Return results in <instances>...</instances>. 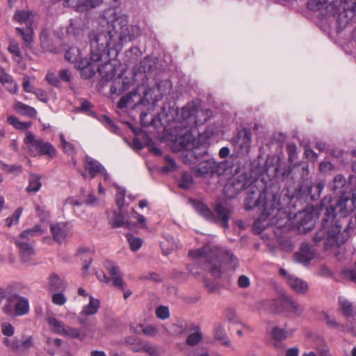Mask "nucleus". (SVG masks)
Wrapping results in <instances>:
<instances>
[{
    "label": "nucleus",
    "instance_id": "1",
    "mask_svg": "<svg viewBox=\"0 0 356 356\" xmlns=\"http://www.w3.org/2000/svg\"><path fill=\"white\" fill-rule=\"evenodd\" d=\"M356 210V196L342 193L341 197L330 207H326L322 219V227L316 232L313 240L315 243L325 240L324 249L330 250L339 247L349 238L347 232H341L346 217Z\"/></svg>",
    "mask_w": 356,
    "mask_h": 356
},
{
    "label": "nucleus",
    "instance_id": "2",
    "mask_svg": "<svg viewBox=\"0 0 356 356\" xmlns=\"http://www.w3.org/2000/svg\"><path fill=\"white\" fill-rule=\"evenodd\" d=\"M257 181L248 188L247 195L244 200V207L246 210H252L254 208L261 209V220L271 218L272 223H277L275 218L278 213H280V197L278 195V190L275 187L259 189L257 185Z\"/></svg>",
    "mask_w": 356,
    "mask_h": 356
},
{
    "label": "nucleus",
    "instance_id": "3",
    "mask_svg": "<svg viewBox=\"0 0 356 356\" xmlns=\"http://www.w3.org/2000/svg\"><path fill=\"white\" fill-rule=\"evenodd\" d=\"M89 39L92 60L102 61L104 58L106 60L111 50H120L112 24L105 19L104 14L100 22V26L90 34Z\"/></svg>",
    "mask_w": 356,
    "mask_h": 356
},
{
    "label": "nucleus",
    "instance_id": "4",
    "mask_svg": "<svg viewBox=\"0 0 356 356\" xmlns=\"http://www.w3.org/2000/svg\"><path fill=\"white\" fill-rule=\"evenodd\" d=\"M188 254L194 259L205 258V268L216 277L221 275V263H227L234 268L238 264L237 258L232 252L212 244H206L195 250H191Z\"/></svg>",
    "mask_w": 356,
    "mask_h": 356
},
{
    "label": "nucleus",
    "instance_id": "5",
    "mask_svg": "<svg viewBox=\"0 0 356 356\" xmlns=\"http://www.w3.org/2000/svg\"><path fill=\"white\" fill-rule=\"evenodd\" d=\"M104 17L112 24L114 33L118 37L120 50L124 42H131L140 35V29L137 25L129 24L128 16L118 13L114 8H108Z\"/></svg>",
    "mask_w": 356,
    "mask_h": 356
},
{
    "label": "nucleus",
    "instance_id": "6",
    "mask_svg": "<svg viewBox=\"0 0 356 356\" xmlns=\"http://www.w3.org/2000/svg\"><path fill=\"white\" fill-rule=\"evenodd\" d=\"M6 300L2 307L4 314L9 316H22L29 312V300L20 296L12 286L0 288V305Z\"/></svg>",
    "mask_w": 356,
    "mask_h": 356
},
{
    "label": "nucleus",
    "instance_id": "7",
    "mask_svg": "<svg viewBox=\"0 0 356 356\" xmlns=\"http://www.w3.org/2000/svg\"><path fill=\"white\" fill-rule=\"evenodd\" d=\"M212 115V111L207 108H200L195 102L188 103L182 108L181 118L185 129H192L204 124Z\"/></svg>",
    "mask_w": 356,
    "mask_h": 356
},
{
    "label": "nucleus",
    "instance_id": "8",
    "mask_svg": "<svg viewBox=\"0 0 356 356\" xmlns=\"http://www.w3.org/2000/svg\"><path fill=\"white\" fill-rule=\"evenodd\" d=\"M44 233L40 225L24 230L16 238V245L19 248V255L23 262H28L35 254L34 237L41 236Z\"/></svg>",
    "mask_w": 356,
    "mask_h": 356
},
{
    "label": "nucleus",
    "instance_id": "9",
    "mask_svg": "<svg viewBox=\"0 0 356 356\" xmlns=\"http://www.w3.org/2000/svg\"><path fill=\"white\" fill-rule=\"evenodd\" d=\"M194 207L196 211L207 221L213 223L220 222L224 228L227 229L229 227V220L232 211L223 204L219 202L215 205L214 211L217 216H216L213 212L202 202H195Z\"/></svg>",
    "mask_w": 356,
    "mask_h": 356
},
{
    "label": "nucleus",
    "instance_id": "10",
    "mask_svg": "<svg viewBox=\"0 0 356 356\" xmlns=\"http://www.w3.org/2000/svg\"><path fill=\"white\" fill-rule=\"evenodd\" d=\"M264 309L270 312L282 313L290 312L296 316H300L303 312V308L291 297L285 295L273 300H264L263 302Z\"/></svg>",
    "mask_w": 356,
    "mask_h": 356
},
{
    "label": "nucleus",
    "instance_id": "11",
    "mask_svg": "<svg viewBox=\"0 0 356 356\" xmlns=\"http://www.w3.org/2000/svg\"><path fill=\"white\" fill-rule=\"evenodd\" d=\"M154 90L152 88H147L145 85L138 86L134 90L122 97L118 102V108L122 109L127 106L128 104L134 103L135 106L138 105L147 106L150 100L153 102L158 99H153L152 97Z\"/></svg>",
    "mask_w": 356,
    "mask_h": 356
},
{
    "label": "nucleus",
    "instance_id": "12",
    "mask_svg": "<svg viewBox=\"0 0 356 356\" xmlns=\"http://www.w3.org/2000/svg\"><path fill=\"white\" fill-rule=\"evenodd\" d=\"M65 58L74 65V67L81 71L82 78L87 79L92 77L97 70L100 68L93 63L90 59L81 57V51L77 47H70L65 52Z\"/></svg>",
    "mask_w": 356,
    "mask_h": 356
},
{
    "label": "nucleus",
    "instance_id": "13",
    "mask_svg": "<svg viewBox=\"0 0 356 356\" xmlns=\"http://www.w3.org/2000/svg\"><path fill=\"white\" fill-rule=\"evenodd\" d=\"M24 143L28 146L32 156H46L53 159L56 156V149L51 143L42 138H35L31 131L26 133Z\"/></svg>",
    "mask_w": 356,
    "mask_h": 356
},
{
    "label": "nucleus",
    "instance_id": "14",
    "mask_svg": "<svg viewBox=\"0 0 356 356\" xmlns=\"http://www.w3.org/2000/svg\"><path fill=\"white\" fill-rule=\"evenodd\" d=\"M229 168L227 161L217 162L209 159L200 162L195 166V170L196 175L199 177H219L224 175Z\"/></svg>",
    "mask_w": 356,
    "mask_h": 356
},
{
    "label": "nucleus",
    "instance_id": "15",
    "mask_svg": "<svg viewBox=\"0 0 356 356\" xmlns=\"http://www.w3.org/2000/svg\"><path fill=\"white\" fill-rule=\"evenodd\" d=\"M104 266L109 273L110 277H107L104 271L99 270L96 272L97 279L100 282L107 284L111 282L112 285L114 287L123 291L124 289V282L119 266L115 263L109 260L104 262Z\"/></svg>",
    "mask_w": 356,
    "mask_h": 356
},
{
    "label": "nucleus",
    "instance_id": "16",
    "mask_svg": "<svg viewBox=\"0 0 356 356\" xmlns=\"http://www.w3.org/2000/svg\"><path fill=\"white\" fill-rule=\"evenodd\" d=\"M251 177H248L247 174H241L234 177L229 184L225 185L224 191L230 192L229 197H234L241 191L249 188L251 185L255 183Z\"/></svg>",
    "mask_w": 356,
    "mask_h": 356
},
{
    "label": "nucleus",
    "instance_id": "17",
    "mask_svg": "<svg viewBox=\"0 0 356 356\" xmlns=\"http://www.w3.org/2000/svg\"><path fill=\"white\" fill-rule=\"evenodd\" d=\"M252 142V131L250 129H243L238 131L232 139V145L243 153H248Z\"/></svg>",
    "mask_w": 356,
    "mask_h": 356
},
{
    "label": "nucleus",
    "instance_id": "18",
    "mask_svg": "<svg viewBox=\"0 0 356 356\" xmlns=\"http://www.w3.org/2000/svg\"><path fill=\"white\" fill-rule=\"evenodd\" d=\"M316 252L311 245L306 243L300 245L299 251L293 255L296 262L307 266L314 258Z\"/></svg>",
    "mask_w": 356,
    "mask_h": 356
},
{
    "label": "nucleus",
    "instance_id": "19",
    "mask_svg": "<svg viewBox=\"0 0 356 356\" xmlns=\"http://www.w3.org/2000/svg\"><path fill=\"white\" fill-rule=\"evenodd\" d=\"M134 83V80L133 77H117L113 81L110 88L111 92L120 95L129 90Z\"/></svg>",
    "mask_w": 356,
    "mask_h": 356
},
{
    "label": "nucleus",
    "instance_id": "20",
    "mask_svg": "<svg viewBox=\"0 0 356 356\" xmlns=\"http://www.w3.org/2000/svg\"><path fill=\"white\" fill-rule=\"evenodd\" d=\"M323 316L329 327L336 329L339 332H348L356 336L355 323L353 321L347 322L346 325H342L338 323L334 318L330 316L326 313H324Z\"/></svg>",
    "mask_w": 356,
    "mask_h": 356
},
{
    "label": "nucleus",
    "instance_id": "21",
    "mask_svg": "<svg viewBox=\"0 0 356 356\" xmlns=\"http://www.w3.org/2000/svg\"><path fill=\"white\" fill-rule=\"evenodd\" d=\"M32 346L33 340L31 337H29L23 341L18 339H14L11 343V350L20 356H24L29 353V350Z\"/></svg>",
    "mask_w": 356,
    "mask_h": 356
},
{
    "label": "nucleus",
    "instance_id": "22",
    "mask_svg": "<svg viewBox=\"0 0 356 356\" xmlns=\"http://www.w3.org/2000/svg\"><path fill=\"white\" fill-rule=\"evenodd\" d=\"M67 287L65 280L57 274L52 273L49 277V291L50 292H63Z\"/></svg>",
    "mask_w": 356,
    "mask_h": 356
},
{
    "label": "nucleus",
    "instance_id": "23",
    "mask_svg": "<svg viewBox=\"0 0 356 356\" xmlns=\"http://www.w3.org/2000/svg\"><path fill=\"white\" fill-rule=\"evenodd\" d=\"M91 63L97 65L100 69L97 70L96 72H99L103 77L106 79H111L115 74V69L114 65L111 61L106 60L104 64H100V61H95L90 59Z\"/></svg>",
    "mask_w": 356,
    "mask_h": 356
},
{
    "label": "nucleus",
    "instance_id": "24",
    "mask_svg": "<svg viewBox=\"0 0 356 356\" xmlns=\"http://www.w3.org/2000/svg\"><path fill=\"white\" fill-rule=\"evenodd\" d=\"M287 283L296 293H305L308 290L307 283L294 275H289L288 276Z\"/></svg>",
    "mask_w": 356,
    "mask_h": 356
},
{
    "label": "nucleus",
    "instance_id": "25",
    "mask_svg": "<svg viewBox=\"0 0 356 356\" xmlns=\"http://www.w3.org/2000/svg\"><path fill=\"white\" fill-rule=\"evenodd\" d=\"M50 230L54 241L59 243H63L67 237V227L63 223L53 224L50 226Z\"/></svg>",
    "mask_w": 356,
    "mask_h": 356
},
{
    "label": "nucleus",
    "instance_id": "26",
    "mask_svg": "<svg viewBox=\"0 0 356 356\" xmlns=\"http://www.w3.org/2000/svg\"><path fill=\"white\" fill-rule=\"evenodd\" d=\"M41 48L44 51L57 53V49L54 45L52 40L49 37V31L47 29L42 30L40 35Z\"/></svg>",
    "mask_w": 356,
    "mask_h": 356
},
{
    "label": "nucleus",
    "instance_id": "27",
    "mask_svg": "<svg viewBox=\"0 0 356 356\" xmlns=\"http://www.w3.org/2000/svg\"><path fill=\"white\" fill-rule=\"evenodd\" d=\"M100 307V301L99 299L90 296L88 305L83 307L80 315L88 316L95 315L97 313Z\"/></svg>",
    "mask_w": 356,
    "mask_h": 356
},
{
    "label": "nucleus",
    "instance_id": "28",
    "mask_svg": "<svg viewBox=\"0 0 356 356\" xmlns=\"http://www.w3.org/2000/svg\"><path fill=\"white\" fill-rule=\"evenodd\" d=\"M104 166L95 159H87L85 168L88 170L91 179L95 178L99 173L104 170Z\"/></svg>",
    "mask_w": 356,
    "mask_h": 356
},
{
    "label": "nucleus",
    "instance_id": "29",
    "mask_svg": "<svg viewBox=\"0 0 356 356\" xmlns=\"http://www.w3.org/2000/svg\"><path fill=\"white\" fill-rule=\"evenodd\" d=\"M340 309L346 318H354L356 316V307L351 302L344 298H339Z\"/></svg>",
    "mask_w": 356,
    "mask_h": 356
},
{
    "label": "nucleus",
    "instance_id": "30",
    "mask_svg": "<svg viewBox=\"0 0 356 356\" xmlns=\"http://www.w3.org/2000/svg\"><path fill=\"white\" fill-rule=\"evenodd\" d=\"M111 224L113 227H124L127 229H131V224L126 220H124L122 213L120 210L118 212L115 211L113 216L111 219Z\"/></svg>",
    "mask_w": 356,
    "mask_h": 356
},
{
    "label": "nucleus",
    "instance_id": "31",
    "mask_svg": "<svg viewBox=\"0 0 356 356\" xmlns=\"http://www.w3.org/2000/svg\"><path fill=\"white\" fill-rule=\"evenodd\" d=\"M14 108L21 115H26L31 118H35L37 111L27 104L17 101L14 104Z\"/></svg>",
    "mask_w": 356,
    "mask_h": 356
},
{
    "label": "nucleus",
    "instance_id": "32",
    "mask_svg": "<svg viewBox=\"0 0 356 356\" xmlns=\"http://www.w3.org/2000/svg\"><path fill=\"white\" fill-rule=\"evenodd\" d=\"M213 337L214 339L220 341L222 345L226 346H229L230 345L225 330L222 325L218 324L215 326Z\"/></svg>",
    "mask_w": 356,
    "mask_h": 356
},
{
    "label": "nucleus",
    "instance_id": "33",
    "mask_svg": "<svg viewBox=\"0 0 356 356\" xmlns=\"http://www.w3.org/2000/svg\"><path fill=\"white\" fill-rule=\"evenodd\" d=\"M16 31L22 36L25 46L30 47L33 40V31L31 27L19 28L17 27Z\"/></svg>",
    "mask_w": 356,
    "mask_h": 356
},
{
    "label": "nucleus",
    "instance_id": "34",
    "mask_svg": "<svg viewBox=\"0 0 356 356\" xmlns=\"http://www.w3.org/2000/svg\"><path fill=\"white\" fill-rule=\"evenodd\" d=\"M47 321L53 332L62 335L66 326L62 321H58L53 316H48Z\"/></svg>",
    "mask_w": 356,
    "mask_h": 356
},
{
    "label": "nucleus",
    "instance_id": "35",
    "mask_svg": "<svg viewBox=\"0 0 356 356\" xmlns=\"http://www.w3.org/2000/svg\"><path fill=\"white\" fill-rule=\"evenodd\" d=\"M125 342L129 346V348L136 353L141 352L142 348L145 343L140 338L133 336L126 338Z\"/></svg>",
    "mask_w": 356,
    "mask_h": 356
},
{
    "label": "nucleus",
    "instance_id": "36",
    "mask_svg": "<svg viewBox=\"0 0 356 356\" xmlns=\"http://www.w3.org/2000/svg\"><path fill=\"white\" fill-rule=\"evenodd\" d=\"M62 335L72 339H78L81 341L83 340L86 337L85 334L81 333L79 329L70 326H65Z\"/></svg>",
    "mask_w": 356,
    "mask_h": 356
},
{
    "label": "nucleus",
    "instance_id": "37",
    "mask_svg": "<svg viewBox=\"0 0 356 356\" xmlns=\"http://www.w3.org/2000/svg\"><path fill=\"white\" fill-rule=\"evenodd\" d=\"M7 122L8 124L13 125L15 129L23 131L26 130L31 126V122H21L17 117L13 115L8 117Z\"/></svg>",
    "mask_w": 356,
    "mask_h": 356
},
{
    "label": "nucleus",
    "instance_id": "38",
    "mask_svg": "<svg viewBox=\"0 0 356 356\" xmlns=\"http://www.w3.org/2000/svg\"><path fill=\"white\" fill-rule=\"evenodd\" d=\"M42 183L39 177L32 175L30 177L29 185L26 188V191L29 193H35L41 188Z\"/></svg>",
    "mask_w": 356,
    "mask_h": 356
},
{
    "label": "nucleus",
    "instance_id": "39",
    "mask_svg": "<svg viewBox=\"0 0 356 356\" xmlns=\"http://www.w3.org/2000/svg\"><path fill=\"white\" fill-rule=\"evenodd\" d=\"M126 238L132 251L136 252L141 248L143 240L140 238L136 237L130 233L126 235Z\"/></svg>",
    "mask_w": 356,
    "mask_h": 356
},
{
    "label": "nucleus",
    "instance_id": "40",
    "mask_svg": "<svg viewBox=\"0 0 356 356\" xmlns=\"http://www.w3.org/2000/svg\"><path fill=\"white\" fill-rule=\"evenodd\" d=\"M307 7L313 11H319L328 8V0H310L307 3Z\"/></svg>",
    "mask_w": 356,
    "mask_h": 356
},
{
    "label": "nucleus",
    "instance_id": "41",
    "mask_svg": "<svg viewBox=\"0 0 356 356\" xmlns=\"http://www.w3.org/2000/svg\"><path fill=\"white\" fill-rule=\"evenodd\" d=\"M272 337L277 341L275 343V347L278 348L280 347V344L278 343L287 337V332L284 329L275 327L272 330Z\"/></svg>",
    "mask_w": 356,
    "mask_h": 356
},
{
    "label": "nucleus",
    "instance_id": "42",
    "mask_svg": "<svg viewBox=\"0 0 356 356\" xmlns=\"http://www.w3.org/2000/svg\"><path fill=\"white\" fill-rule=\"evenodd\" d=\"M193 184V178L192 175L187 172H183L179 183V187L183 189H189Z\"/></svg>",
    "mask_w": 356,
    "mask_h": 356
},
{
    "label": "nucleus",
    "instance_id": "43",
    "mask_svg": "<svg viewBox=\"0 0 356 356\" xmlns=\"http://www.w3.org/2000/svg\"><path fill=\"white\" fill-rule=\"evenodd\" d=\"M23 209L22 207H18L11 216L8 217L6 219V225L8 227H10L12 225H15L19 223L20 216L22 213Z\"/></svg>",
    "mask_w": 356,
    "mask_h": 356
},
{
    "label": "nucleus",
    "instance_id": "44",
    "mask_svg": "<svg viewBox=\"0 0 356 356\" xmlns=\"http://www.w3.org/2000/svg\"><path fill=\"white\" fill-rule=\"evenodd\" d=\"M202 339V335L200 327L197 328V331L190 334L186 339V343L190 346H194L198 344Z\"/></svg>",
    "mask_w": 356,
    "mask_h": 356
},
{
    "label": "nucleus",
    "instance_id": "45",
    "mask_svg": "<svg viewBox=\"0 0 356 356\" xmlns=\"http://www.w3.org/2000/svg\"><path fill=\"white\" fill-rule=\"evenodd\" d=\"M82 252H88L89 253V254L87 255L85 258H82V259L83 260V262H84V264L82 268V274L83 276H86L87 275L88 270L89 269L90 264H92V259L91 254H90V251L88 249L80 248L79 250V253L81 254Z\"/></svg>",
    "mask_w": 356,
    "mask_h": 356
},
{
    "label": "nucleus",
    "instance_id": "46",
    "mask_svg": "<svg viewBox=\"0 0 356 356\" xmlns=\"http://www.w3.org/2000/svg\"><path fill=\"white\" fill-rule=\"evenodd\" d=\"M81 104L79 108H77V111L81 113H86L90 115H95V112L93 110V105L88 100L81 99Z\"/></svg>",
    "mask_w": 356,
    "mask_h": 356
},
{
    "label": "nucleus",
    "instance_id": "47",
    "mask_svg": "<svg viewBox=\"0 0 356 356\" xmlns=\"http://www.w3.org/2000/svg\"><path fill=\"white\" fill-rule=\"evenodd\" d=\"M346 184V180L343 175H336L333 179L332 191L337 192V190L343 188Z\"/></svg>",
    "mask_w": 356,
    "mask_h": 356
},
{
    "label": "nucleus",
    "instance_id": "48",
    "mask_svg": "<svg viewBox=\"0 0 356 356\" xmlns=\"http://www.w3.org/2000/svg\"><path fill=\"white\" fill-rule=\"evenodd\" d=\"M66 301L67 298L61 291L54 292L52 295L51 302L56 305L62 306Z\"/></svg>",
    "mask_w": 356,
    "mask_h": 356
},
{
    "label": "nucleus",
    "instance_id": "49",
    "mask_svg": "<svg viewBox=\"0 0 356 356\" xmlns=\"http://www.w3.org/2000/svg\"><path fill=\"white\" fill-rule=\"evenodd\" d=\"M103 122L106 126V127L113 133L118 134L120 132V127L115 124L113 120L108 117L107 115H103L102 117Z\"/></svg>",
    "mask_w": 356,
    "mask_h": 356
},
{
    "label": "nucleus",
    "instance_id": "50",
    "mask_svg": "<svg viewBox=\"0 0 356 356\" xmlns=\"http://www.w3.org/2000/svg\"><path fill=\"white\" fill-rule=\"evenodd\" d=\"M29 13L24 10H17L15 13L13 19L19 23L27 24L29 22Z\"/></svg>",
    "mask_w": 356,
    "mask_h": 356
},
{
    "label": "nucleus",
    "instance_id": "51",
    "mask_svg": "<svg viewBox=\"0 0 356 356\" xmlns=\"http://www.w3.org/2000/svg\"><path fill=\"white\" fill-rule=\"evenodd\" d=\"M8 51L10 54L15 56V60L19 62L22 58V53L19 49V44L17 43L10 44L8 47Z\"/></svg>",
    "mask_w": 356,
    "mask_h": 356
},
{
    "label": "nucleus",
    "instance_id": "52",
    "mask_svg": "<svg viewBox=\"0 0 356 356\" xmlns=\"http://www.w3.org/2000/svg\"><path fill=\"white\" fill-rule=\"evenodd\" d=\"M156 316L158 318L165 320L170 317L169 309L165 306H159L156 310Z\"/></svg>",
    "mask_w": 356,
    "mask_h": 356
},
{
    "label": "nucleus",
    "instance_id": "53",
    "mask_svg": "<svg viewBox=\"0 0 356 356\" xmlns=\"http://www.w3.org/2000/svg\"><path fill=\"white\" fill-rule=\"evenodd\" d=\"M35 211L38 216L40 217V220L42 222H46L49 220V213L47 210L44 207H41L40 205L35 206Z\"/></svg>",
    "mask_w": 356,
    "mask_h": 356
},
{
    "label": "nucleus",
    "instance_id": "54",
    "mask_svg": "<svg viewBox=\"0 0 356 356\" xmlns=\"http://www.w3.org/2000/svg\"><path fill=\"white\" fill-rule=\"evenodd\" d=\"M314 223L311 216H307L305 219H302L299 222V227H302V229L306 231H309L312 229Z\"/></svg>",
    "mask_w": 356,
    "mask_h": 356
},
{
    "label": "nucleus",
    "instance_id": "55",
    "mask_svg": "<svg viewBox=\"0 0 356 356\" xmlns=\"http://www.w3.org/2000/svg\"><path fill=\"white\" fill-rule=\"evenodd\" d=\"M124 201L125 191L122 189H119L115 195V202L120 210H121L122 208L124 207Z\"/></svg>",
    "mask_w": 356,
    "mask_h": 356
},
{
    "label": "nucleus",
    "instance_id": "56",
    "mask_svg": "<svg viewBox=\"0 0 356 356\" xmlns=\"http://www.w3.org/2000/svg\"><path fill=\"white\" fill-rule=\"evenodd\" d=\"M1 332L6 337H12L14 334V327L8 323H3L1 325Z\"/></svg>",
    "mask_w": 356,
    "mask_h": 356
},
{
    "label": "nucleus",
    "instance_id": "57",
    "mask_svg": "<svg viewBox=\"0 0 356 356\" xmlns=\"http://www.w3.org/2000/svg\"><path fill=\"white\" fill-rule=\"evenodd\" d=\"M61 145L63 151L67 154H72L74 152V145L65 140L63 136H60Z\"/></svg>",
    "mask_w": 356,
    "mask_h": 356
},
{
    "label": "nucleus",
    "instance_id": "58",
    "mask_svg": "<svg viewBox=\"0 0 356 356\" xmlns=\"http://www.w3.org/2000/svg\"><path fill=\"white\" fill-rule=\"evenodd\" d=\"M166 165L162 168L163 172H168L175 170L177 165L175 161L170 156H165V158Z\"/></svg>",
    "mask_w": 356,
    "mask_h": 356
},
{
    "label": "nucleus",
    "instance_id": "59",
    "mask_svg": "<svg viewBox=\"0 0 356 356\" xmlns=\"http://www.w3.org/2000/svg\"><path fill=\"white\" fill-rule=\"evenodd\" d=\"M2 168L6 172L13 174H19L22 170V167L19 165H9L7 164H3Z\"/></svg>",
    "mask_w": 356,
    "mask_h": 356
},
{
    "label": "nucleus",
    "instance_id": "60",
    "mask_svg": "<svg viewBox=\"0 0 356 356\" xmlns=\"http://www.w3.org/2000/svg\"><path fill=\"white\" fill-rule=\"evenodd\" d=\"M13 77L6 72L5 70L0 67V83L3 86L6 84H10Z\"/></svg>",
    "mask_w": 356,
    "mask_h": 356
},
{
    "label": "nucleus",
    "instance_id": "61",
    "mask_svg": "<svg viewBox=\"0 0 356 356\" xmlns=\"http://www.w3.org/2000/svg\"><path fill=\"white\" fill-rule=\"evenodd\" d=\"M46 80L48 83L55 87H58L60 86V79L59 76H56L53 73H47L46 75Z\"/></svg>",
    "mask_w": 356,
    "mask_h": 356
},
{
    "label": "nucleus",
    "instance_id": "62",
    "mask_svg": "<svg viewBox=\"0 0 356 356\" xmlns=\"http://www.w3.org/2000/svg\"><path fill=\"white\" fill-rule=\"evenodd\" d=\"M33 93L35 95V96L40 101L44 103L48 102V95L44 90L37 89L34 90Z\"/></svg>",
    "mask_w": 356,
    "mask_h": 356
},
{
    "label": "nucleus",
    "instance_id": "63",
    "mask_svg": "<svg viewBox=\"0 0 356 356\" xmlns=\"http://www.w3.org/2000/svg\"><path fill=\"white\" fill-rule=\"evenodd\" d=\"M158 329L153 325H147L143 329V333L149 337H154L158 334Z\"/></svg>",
    "mask_w": 356,
    "mask_h": 356
},
{
    "label": "nucleus",
    "instance_id": "64",
    "mask_svg": "<svg viewBox=\"0 0 356 356\" xmlns=\"http://www.w3.org/2000/svg\"><path fill=\"white\" fill-rule=\"evenodd\" d=\"M355 228H356V215L350 217L348 220V225L342 232H346L350 236V231L354 229Z\"/></svg>",
    "mask_w": 356,
    "mask_h": 356
}]
</instances>
